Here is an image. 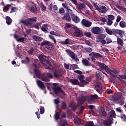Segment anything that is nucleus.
<instances>
[{
    "label": "nucleus",
    "mask_w": 126,
    "mask_h": 126,
    "mask_svg": "<svg viewBox=\"0 0 126 126\" xmlns=\"http://www.w3.org/2000/svg\"><path fill=\"white\" fill-rule=\"evenodd\" d=\"M40 61L41 62V63L45 66H46L48 68H50L52 67L53 66L51 65V62L49 61V60H46L43 57H41L39 59Z\"/></svg>",
    "instance_id": "nucleus-5"
},
{
    "label": "nucleus",
    "mask_w": 126,
    "mask_h": 126,
    "mask_svg": "<svg viewBox=\"0 0 126 126\" xmlns=\"http://www.w3.org/2000/svg\"><path fill=\"white\" fill-rule=\"evenodd\" d=\"M63 70L61 68H59L57 70H55L54 72V76L56 77V78H59L61 76H62V74H63Z\"/></svg>",
    "instance_id": "nucleus-9"
},
{
    "label": "nucleus",
    "mask_w": 126,
    "mask_h": 126,
    "mask_svg": "<svg viewBox=\"0 0 126 126\" xmlns=\"http://www.w3.org/2000/svg\"><path fill=\"white\" fill-rule=\"evenodd\" d=\"M74 122L77 125H80L82 124L81 119L79 118V117H76L74 119Z\"/></svg>",
    "instance_id": "nucleus-30"
},
{
    "label": "nucleus",
    "mask_w": 126,
    "mask_h": 126,
    "mask_svg": "<svg viewBox=\"0 0 126 126\" xmlns=\"http://www.w3.org/2000/svg\"><path fill=\"white\" fill-rule=\"evenodd\" d=\"M11 7L10 4H7V5L3 6V11H8L9 10V8Z\"/></svg>",
    "instance_id": "nucleus-35"
},
{
    "label": "nucleus",
    "mask_w": 126,
    "mask_h": 126,
    "mask_svg": "<svg viewBox=\"0 0 126 126\" xmlns=\"http://www.w3.org/2000/svg\"><path fill=\"white\" fill-rule=\"evenodd\" d=\"M50 33L52 35H55V36H58L59 33L57 32H55L54 31L50 32Z\"/></svg>",
    "instance_id": "nucleus-60"
},
{
    "label": "nucleus",
    "mask_w": 126,
    "mask_h": 126,
    "mask_svg": "<svg viewBox=\"0 0 126 126\" xmlns=\"http://www.w3.org/2000/svg\"><path fill=\"white\" fill-rule=\"evenodd\" d=\"M34 73L37 78H39L41 77V73L40 72L39 70L37 69H34Z\"/></svg>",
    "instance_id": "nucleus-32"
},
{
    "label": "nucleus",
    "mask_w": 126,
    "mask_h": 126,
    "mask_svg": "<svg viewBox=\"0 0 126 126\" xmlns=\"http://www.w3.org/2000/svg\"><path fill=\"white\" fill-rule=\"evenodd\" d=\"M106 10H107V8L106 6H101L100 7H99V9L98 11L101 13H104L106 12Z\"/></svg>",
    "instance_id": "nucleus-28"
},
{
    "label": "nucleus",
    "mask_w": 126,
    "mask_h": 126,
    "mask_svg": "<svg viewBox=\"0 0 126 126\" xmlns=\"http://www.w3.org/2000/svg\"><path fill=\"white\" fill-rule=\"evenodd\" d=\"M120 26L122 28H125L126 27L125 22H124V21H120Z\"/></svg>",
    "instance_id": "nucleus-49"
},
{
    "label": "nucleus",
    "mask_w": 126,
    "mask_h": 126,
    "mask_svg": "<svg viewBox=\"0 0 126 126\" xmlns=\"http://www.w3.org/2000/svg\"><path fill=\"white\" fill-rule=\"evenodd\" d=\"M61 108L63 109H66L67 108V105L66 102L63 101L61 103Z\"/></svg>",
    "instance_id": "nucleus-36"
},
{
    "label": "nucleus",
    "mask_w": 126,
    "mask_h": 126,
    "mask_svg": "<svg viewBox=\"0 0 126 126\" xmlns=\"http://www.w3.org/2000/svg\"><path fill=\"white\" fill-rule=\"evenodd\" d=\"M96 75L97 78H98V79H101V78H102V76H101L102 74L101 72H100V71H96Z\"/></svg>",
    "instance_id": "nucleus-43"
},
{
    "label": "nucleus",
    "mask_w": 126,
    "mask_h": 126,
    "mask_svg": "<svg viewBox=\"0 0 126 126\" xmlns=\"http://www.w3.org/2000/svg\"><path fill=\"white\" fill-rule=\"evenodd\" d=\"M71 19L72 21L76 24H78V23L80 22V19L78 17V16L74 15V14H71Z\"/></svg>",
    "instance_id": "nucleus-17"
},
{
    "label": "nucleus",
    "mask_w": 126,
    "mask_h": 126,
    "mask_svg": "<svg viewBox=\"0 0 126 126\" xmlns=\"http://www.w3.org/2000/svg\"><path fill=\"white\" fill-rule=\"evenodd\" d=\"M62 18L63 20H66L68 22H71V20L70 16L67 13H64V15H63V17H62Z\"/></svg>",
    "instance_id": "nucleus-19"
},
{
    "label": "nucleus",
    "mask_w": 126,
    "mask_h": 126,
    "mask_svg": "<svg viewBox=\"0 0 126 126\" xmlns=\"http://www.w3.org/2000/svg\"><path fill=\"white\" fill-rule=\"evenodd\" d=\"M48 25L47 24H44L41 27V31L43 32H48Z\"/></svg>",
    "instance_id": "nucleus-24"
},
{
    "label": "nucleus",
    "mask_w": 126,
    "mask_h": 126,
    "mask_svg": "<svg viewBox=\"0 0 126 126\" xmlns=\"http://www.w3.org/2000/svg\"><path fill=\"white\" fill-rule=\"evenodd\" d=\"M101 84L100 83V81H96V85H95V89L96 88H100V87L101 86Z\"/></svg>",
    "instance_id": "nucleus-45"
},
{
    "label": "nucleus",
    "mask_w": 126,
    "mask_h": 126,
    "mask_svg": "<svg viewBox=\"0 0 126 126\" xmlns=\"http://www.w3.org/2000/svg\"><path fill=\"white\" fill-rule=\"evenodd\" d=\"M113 119L112 118H110L109 119L105 120L103 122V125L104 126H111L114 123L113 122Z\"/></svg>",
    "instance_id": "nucleus-12"
},
{
    "label": "nucleus",
    "mask_w": 126,
    "mask_h": 126,
    "mask_svg": "<svg viewBox=\"0 0 126 126\" xmlns=\"http://www.w3.org/2000/svg\"><path fill=\"white\" fill-rule=\"evenodd\" d=\"M32 38L34 39L35 41H42L43 39V37H40L37 35H32Z\"/></svg>",
    "instance_id": "nucleus-21"
},
{
    "label": "nucleus",
    "mask_w": 126,
    "mask_h": 126,
    "mask_svg": "<svg viewBox=\"0 0 126 126\" xmlns=\"http://www.w3.org/2000/svg\"><path fill=\"white\" fill-rule=\"evenodd\" d=\"M106 34H100L98 35L97 38L100 40H103V39H105L106 38Z\"/></svg>",
    "instance_id": "nucleus-37"
},
{
    "label": "nucleus",
    "mask_w": 126,
    "mask_h": 126,
    "mask_svg": "<svg viewBox=\"0 0 126 126\" xmlns=\"http://www.w3.org/2000/svg\"><path fill=\"white\" fill-rule=\"evenodd\" d=\"M61 114L60 112H57L55 115V118L56 121H58L60 119Z\"/></svg>",
    "instance_id": "nucleus-41"
},
{
    "label": "nucleus",
    "mask_w": 126,
    "mask_h": 126,
    "mask_svg": "<svg viewBox=\"0 0 126 126\" xmlns=\"http://www.w3.org/2000/svg\"><path fill=\"white\" fill-rule=\"evenodd\" d=\"M113 32H114V35H116V34H118V36H119L120 38H123L124 37L123 34L125 33V32H124V31L118 30V29L116 30V29H114V30H113Z\"/></svg>",
    "instance_id": "nucleus-10"
},
{
    "label": "nucleus",
    "mask_w": 126,
    "mask_h": 126,
    "mask_svg": "<svg viewBox=\"0 0 126 126\" xmlns=\"http://www.w3.org/2000/svg\"><path fill=\"white\" fill-rule=\"evenodd\" d=\"M121 118L123 121H126V116L125 114H122L121 116Z\"/></svg>",
    "instance_id": "nucleus-55"
},
{
    "label": "nucleus",
    "mask_w": 126,
    "mask_h": 126,
    "mask_svg": "<svg viewBox=\"0 0 126 126\" xmlns=\"http://www.w3.org/2000/svg\"><path fill=\"white\" fill-rule=\"evenodd\" d=\"M67 12H68V14L69 15H70L71 16V15L73 14V10H71V9L69 8V7L67 9Z\"/></svg>",
    "instance_id": "nucleus-53"
},
{
    "label": "nucleus",
    "mask_w": 126,
    "mask_h": 126,
    "mask_svg": "<svg viewBox=\"0 0 126 126\" xmlns=\"http://www.w3.org/2000/svg\"><path fill=\"white\" fill-rule=\"evenodd\" d=\"M70 82L72 83V85H76L79 84V81L77 79H70Z\"/></svg>",
    "instance_id": "nucleus-27"
},
{
    "label": "nucleus",
    "mask_w": 126,
    "mask_h": 126,
    "mask_svg": "<svg viewBox=\"0 0 126 126\" xmlns=\"http://www.w3.org/2000/svg\"><path fill=\"white\" fill-rule=\"evenodd\" d=\"M39 109H40V113L41 114V115H43V114L45 113L44 107L40 106Z\"/></svg>",
    "instance_id": "nucleus-44"
},
{
    "label": "nucleus",
    "mask_w": 126,
    "mask_h": 126,
    "mask_svg": "<svg viewBox=\"0 0 126 126\" xmlns=\"http://www.w3.org/2000/svg\"><path fill=\"white\" fill-rule=\"evenodd\" d=\"M89 56L91 57V60L93 61H95L96 59H101L103 57L102 55L96 52H91Z\"/></svg>",
    "instance_id": "nucleus-6"
},
{
    "label": "nucleus",
    "mask_w": 126,
    "mask_h": 126,
    "mask_svg": "<svg viewBox=\"0 0 126 126\" xmlns=\"http://www.w3.org/2000/svg\"><path fill=\"white\" fill-rule=\"evenodd\" d=\"M46 75L47 76L50 78H53V74H52L51 73H47Z\"/></svg>",
    "instance_id": "nucleus-61"
},
{
    "label": "nucleus",
    "mask_w": 126,
    "mask_h": 126,
    "mask_svg": "<svg viewBox=\"0 0 126 126\" xmlns=\"http://www.w3.org/2000/svg\"><path fill=\"white\" fill-rule=\"evenodd\" d=\"M112 40L111 39H110V38H106V43L107 44H109L110 43H112Z\"/></svg>",
    "instance_id": "nucleus-58"
},
{
    "label": "nucleus",
    "mask_w": 126,
    "mask_h": 126,
    "mask_svg": "<svg viewBox=\"0 0 126 126\" xmlns=\"http://www.w3.org/2000/svg\"><path fill=\"white\" fill-rule=\"evenodd\" d=\"M84 34L85 36H86V37H87L88 38H91L92 33L90 32H85Z\"/></svg>",
    "instance_id": "nucleus-42"
},
{
    "label": "nucleus",
    "mask_w": 126,
    "mask_h": 126,
    "mask_svg": "<svg viewBox=\"0 0 126 126\" xmlns=\"http://www.w3.org/2000/svg\"><path fill=\"white\" fill-rule=\"evenodd\" d=\"M122 93L121 92H119L117 93L116 95L114 97V99L115 101H119V100L121 99L122 98Z\"/></svg>",
    "instance_id": "nucleus-22"
},
{
    "label": "nucleus",
    "mask_w": 126,
    "mask_h": 126,
    "mask_svg": "<svg viewBox=\"0 0 126 126\" xmlns=\"http://www.w3.org/2000/svg\"><path fill=\"white\" fill-rule=\"evenodd\" d=\"M108 73H109L110 75L113 78H116V75L118 74V71L115 68H112L111 70L110 68H108Z\"/></svg>",
    "instance_id": "nucleus-14"
},
{
    "label": "nucleus",
    "mask_w": 126,
    "mask_h": 126,
    "mask_svg": "<svg viewBox=\"0 0 126 126\" xmlns=\"http://www.w3.org/2000/svg\"><path fill=\"white\" fill-rule=\"evenodd\" d=\"M18 9L16 8V7H12L11 8V11L10 12V13H12L13 12H15L16 10H17Z\"/></svg>",
    "instance_id": "nucleus-56"
},
{
    "label": "nucleus",
    "mask_w": 126,
    "mask_h": 126,
    "mask_svg": "<svg viewBox=\"0 0 126 126\" xmlns=\"http://www.w3.org/2000/svg\"><path fill=\"white\" fill-rule=\"evenodd\" d=\"M65 12V10H64L63 8H60L59 9V13L62 14V13H63Z\"/></svg>",
    "instance_id": "nucleus-64"
},
{
    "label": "nucleus",
    "mask_w": 126,
    "mask_h": 126,
    "mask_svg": "<svg viewBox=\"0 0 126 126\" xmlns=\"http://www.w3.org/2000/svg\"><path fill=\"white\" fill-rule=\"evenodd\" d=\"M41 80L44 82H49L50 80L49 78L46 77V76H43V77L41 78Z\"/></svg>",
    "instance_id": "nucleus-50"
},
{
    "label": "nucleus",
    "mask_w": 126,
    "mask_h": 126,
    "mask_svg": "<svg viewBox=\"0 0 126 126\" xmlns=\"http://www.w3.org/2000/svg\"><path fill=\"white\" fill-rule=\"evenodd\" d=\"M86 7V5L85 4L81 3L79 4H78L77 8L79 11H81V10L83 9V8H85Z\"/></svg>",
    "instance_id": "nucleus-23"
},
{
    "label": "nucleus",
    "mask_w": 126,
    "mask_h": 126,
    "mask_svg": "<svg viewBox=\"0 0 126 126\" xmlns=\"http://www.w3.org/2000/svg\"><path fill=\"white\" fill-rule=\"evenodd\" d=\"M73 30V34L74 36L76 37H83L84 36L83 32L82 31L79 30V28H78L76 27H74L72 28Z\"/></svg>",
    "instance_id": "nucleus-4"
},
{
    "label": "nucleus",
    "mask_w": 126,
    "mask_h": 126,
    "mask_svg": "<svg viewBox=\"0 0 126 126\" xmlns=\"http://www.w3.org/2000/svg\"><path fill=\"white\" fill-rule=\"evenodd\" d=\"M98 98V95L95 94H91L90 98H89L88 101L89 103H94L95 101V99H97Z\"/></svg>",
    "instance_id": "nucleus-11"
},
{
    "label": "nucleus",
    "mask_w": 126,
    "mask_h": 126,
    "mask_svg": "<svg viewBox=\"0 0 126 126\" xmlns=\"http://www.w3.org/2000/svg\"><path fill=\"white\" fill-rule=\"evenodd\" d=\"M108 18L109 19H110L112 21H113V20H114L115 18V16L113 15H108Z\"/></svg>",
    "instance_id": "nucleus-54"
},
{
    "label": "nucleus",
    "mask_w": 126,
    "mask_h": 126,
    "mask_svg": "<svg viewBox=\"0 0 126 126\" xmlns=\"http://www.w3.org/2000/svg\"><path fill=\"white\" fill-rule=\"evenodd\" d=\"M65 52L67 55L70 56L71 58H72V60L75 61V62L79 61V59L77 58V55H76L74 52H72V50L66 49Z\"/></svg>",
    "instance_id": "nucleus-3"
},
{
    "label": "nucleus",
    "mask_w": 126,
    "mask_h": 126,
    "mask_svg": "<svg viewBox=\"0 0 126 126\" xmlns=\"http://www.w3.org/2000/svg\"><path fill=\"white\" fill-rule=\"evenodd\" d=\"M63 7L65 8L67 10H68L69 6L67 5L68 4L66 3V2H64V3H63L62 4Z\"/></svg>",
    "instance_id": "nucleus-51"
},
{
    "label": "nucleus",
    "mask_w": 126,
    "mask_h": 126,
    "mask_svg": "<svg viewBox=\"0 0 126 126\" xmlns=\"http://www.w3.org/2000/svg\"><path fill=\"white\" fill-rule=\"evenodd\" d=\"M14 38L18 42H21L22 43H23L25 41V38L23 37H19L18 35L16 34H14Z\"/></svg>",
    "instance_id": "nucleus-20"
},
{
    "label": "nucleus",
    "mask_w": 126,
    "mask_h": 126,
    "mask_svg": "<svg viewBox=\"0 0 126 126\" xmlns=\"http://www.w3.org/2000/svg\"><path fill=\"white\" fill-rule=\"evenodd\" d=\"M49 38L52 40L55 44H57V40L55 39V37L53 35L49 34L48 35Z\"/></svg>",
    "instance_id": "nucleus-40"
},
{
    "label": "nucleus",
    "mask_w": 126,
    "mask_h": 126,
    "mask_svg": "<svg viewBox=\"0 0 126 126\" xmlns=\"http://www.w3.org/2000/svg\"><path fill=\"white\" fill-rule=\"evenodd\" d=\"M31 11L32 13H37L38 10L35 5H32L31 6Z\"/></svg>",
    "instance_id": "nucleus-25"
},
{
    "label": "nucleus",
    "mask_w": 126,
    "mask_h": 126,
    "mask_svg": "<svg viewBox=\"0 0 126 126\" xmlns=\"http://www.w3.org/2000/svg\"><path fill=\"white\" fill-rule=\"evenodd\" d=\"M91 32L94 34H99L102 32V29L98 27H94L91 29Z\"/></svg>",
    "instance_id": "nucleus-13"
},
{
    "label": "nucleus",
    "mask_w": 126,
    "mask_h": 126,
    "mask_svg": "<svg viewBox=\"0 0 126 126\" xmlns=\"http://www.w3.org/2000/svg\"><path fill=\"white\" fill-rule=\"evenodd\" d=\"M98 66L102 70H105L107 73H108L109 67L106 65V64L104 63H101V62L98 63Z\"/></svg>",
    "instance_id": "nucleus-15"
},
{
    "label": "nucleus",
    "mask_w": 126,
    "mask_h": 126,
    "mask_svg": "<svg viewBox=\"0 0 126 126\" xmlns=\"http://www.w3.org/2000/svg\"><path fill=\"white\" fill-rule=\"evenodd\" d=\"M33 52H34L33 47H32L30 49L28 50V53L30 55H32V54H33Z\"/></svg>",
    "instance_id": "nucleus-52"
},
{
    "label": "nucleus",
    "mask_w": 126,
    "mask_h": 126,
    "mask_svg": "<svg viewBox=\"0 0 126 126\" xmlns=\"http://www.w3.org/2000/svg\"><path fill=\"white\" fill-rule=\"evenodd\" d=\"M82 62L84 65H86V66L91 65V63H90L89 61H88L87 59H83Z\"/></svg>",
    "instance_id": "nucleus-33"
},
{
    "label": "nucleus",
    "mask_w": 126,
    "mask_h": 126,
    "mask_svg": "<svg viewBox=\"0 0 126 126\" xmlns=\"http://www.w3.org/2000/svg\"><path fill=\"white\" fill-rule=\"evenodd\" d=\"M78 78L80 80V81L81 82L80 86L82 87H84L85 85L89 84V81H85L84 80V76L81 75L78 76Z\"/></svg>",
    "instance_id": "nucleus-7"
},
{
    "label": "nucleus",
    "mask_w": 126,
    "mask_h": 126,
    "mask_svg": "<svg viewBox=\"0 0 126 126\" xmlns=\"http://www.w3.org/2000/svg\"><path fill=\"white\" fill-rule=\"evenodd\" d=\"M85 50L87 52V53H91V52L93 51V49L91 47H86L85 48Z\"/></svg>",
    "instance_id": "nucleus-47"
},
{
    "label": "nucleus",
    "mask_w": 126,
    "mask_h": 126,
    "mask_svg": "<svg viewBox=\"0 0 126 126\" xmlns=\"http://www.w3.org/2000/svg\"><path fill=\"white\" fill-rule=\"evenodd\" d=\"M37 84L38 85V87H39L40 89L42 90H46V87L44 84L42 82V81L40 80L37 81Z\"/></svg>",
    "instance_id": "nucleus-18"
},
{
    "label": "nucleus",
    "mask_w": 126,
    "mask_h": 126,
    "mask_svg": "<svg viewBox=\"0 0 126 126\" xmlns=\"http://www.w3.org/2000/svg\"><path fill=\"white\" fill-rule=\"evenodd\" d=\"M61 43L62 44H70L69 39H66L64 41H62Z\"/></svg>",
    "instance_id": "nucleus-46"
},
{
    "label": "nucleus",
    "mask_w": 126,
    "mask_h": 126,
    "mask_svg": "<svg viewBox=\"0 0 126 126\" xmlns=\"http://www.w3.org/2000/svg\"><path fill=\"white\" fill-rule=\"evenodd\" d=\"M107 25H108V26H111L113 24V21L110 20L109 18H108V21H107Z\"/></svg>",
    "instance_id": "nucleus-48"
},
{
    "label": "nucleus",
    "mask_w": 126,
    "mask_h": 126,
    "mask_svg": "<svg viewBox=\"0 0 126 126\" xmlns=\"http://www.w3.org/2000/svg\"><path fill=\"white\" fill-rule=\"evenodd\" d=\"M82 24L85 27H90L92 25V23L91 21H89L85 19H83L82 20Z\"/></svg>",
    "instance_id": "nucleus-16"
},
{
    "label": "nucleus",
    "mask_w": 126,
    "mask_h": 126,
    "mask_svg": "<svg viewBox=\"0 0 126 126\" xmlns=\"http://www.w3.org/2000/svg\"><path fill=\"white\" fill-rule=\"evenodd\" d=\"M43 46H45V48L50 51L54 50V49L53 43L50 41H48V40H45L41 42L40 46L42 47Z\"/></svg>",
    "instance_id": "nucleus-2"
},
{
    "label": "nucleus",
    "mask_w": 126,
    "mask_h": 126,
    "mask_svg": "<svg viewBox=\"0 0 126 126\" xmlns=\"http://www.w3.org/2000/svg\"><path fill=\"white\" fill-rule=\"evenodd\" d=\"M87 100V98L85 95H83L81 97L79 98V102L81 104H83L85 103V101Z\"/></svg>",
    "instance_id": "nucleus-26"
},
{
    "label": "nucleus",
    "mask_w": 126,
    "mask_h": 126,
    "mask_svg": "<svg viewBox=\"0 0 126 126\" xmlns=\"http://www.w3.org/2000/svg\"><path fill=\"white\" fill-rule=\"evenodd\" d=\"M37 22V18L36 17H32L30 18L27 19V20L23 21V24L26 25L28 28H31V29H33V28H35L37 30L39 29V26L42 24L41 22L33 23L34 22Z\"/></svg>",
    "instance_id": "nucleus-1"
},
{
    "label": "nucleus",
    "mask_w": 126,
    "mask_h": 126,
    "mask_svg": "<svg viewBox=\"0 0 126 126\" xmlns=\"http://www.w3.org/2000/svg\"><path fill=\"white\" fill-rule=\"evenodd\" d=\"M116 111L120 113H123V110L120 107H118V108H117Z\"/></svg>",
    "instance_id": "nucleus-62"
},
{
    "label": "nucleus",
    "mask_w": 126,
    "mask_h": 126,
    "mask_svg": "<svg viewBox=\"0 0 126 126\" xmlns=\"http://www.w3.org/2000/svg\"><path fill=\"white\" fill-rule=\"evenodd\" d=\"M114 30H115V29H112V31H111L109 28H105V32L109 35H113L114 34Z\"/></svg>",
    "instance_id": "nucleus-31"
},
{
    "label": "nucleus",
    "mask_w": 126,
    "mask_h": 126,
    "mask_svg": "<svg viewBox=\"0 0 126 126\" xmlns=\"http://www.w3.org/2000/svg\"><path fill=\"white\" fill-rule=\"evenodd\" d=\"M119 76L120 77H118V78L120 81H123V79H126V74L124 75H119Z\"/></svg>",
    "instance_id": "nucleus-38"
},
{
    "label": "nucleus",
    "mask_w": 126,
    "mask_h": 126,
    "mask_svg": "<svg viewBox=\"0 0 126 126\" xmlns=\"http://www.w3.org/2000/svg\"><path fill=\"white\" fill-rule=\"evenodd\" d=\"M117 44H119V45L123 46V44H124L123 40H122L121 38H120L119 36H117Z\"/></svg>",
    "instance_id": "nucleus-34"
},
{
    "label": "nucleus",
    "mask_w": 126,
    "mask_h": 126,
    "mask_svg": "<svg viewBox=\"0 0 126 126\" xmlns=\"http://www.w3.org/2000/svg\"><path fill=\"white\" fill-rule=\"evenodd\" d=\"M71 66L73 70L77 69L79 68L78 66L76 64H73Z\"/></svg>",
    "instance_id": "nucleus-59"
},
{
    "label": "nucleus",
    "mask_w": 126,
    "mask_h": 126,
    "mask_svg": "<svg viewBox=\"0 0 126 126\" xmlns=\"http://www.w3.org/2000/svg\"><path fill=\"white\" fill-rule=\"evenodd\" d=\"M110 117L111 118H115V117H116V112L115 110H111Z\"/></svg>",
    "instance_id": "nucleus-39"
},
{
    "label": "nucleus",
    "mask_w": 126,
    "mask_h": 126,
    "mask_svg": "<svg viewBox=\"0 0 126 126\" xmlns=\"http://www.w3.org/2000/svg\"><path fill=\"white\" fill-rule=\"evenodd\" d=\"M53 90L55 94H59L60 93H61L63 95L65 94V93L63 90H62V88L60 87H57L56 88H53Z\"/></svg>",
    "instance_id": "nucleus-8"
},
{
    "label": "nucleus",
    "mask_w": 126,
    "mask_h": 126,
    "mask_svg": "<svg viewBox=\"0 0 126 126\" xmlns=\"http://www.w3.org/2000/svg\"><path fill=\"white\" fill-rule=\"evenodd\" d=\"M5 20H6V24L8 25H10L12 22V19L10 17V16H6Z\"/></svg>",
    "instance_id": "nucleus-29"
},
{
    "label": "nucleus",
    "mask_w": 126,
    "mask_h": 126,
    "mask_svg": "<svg viewBox=\"0 0 126 126\" xmlns=\"http://www.w3.org/2000/svg\"><path fill=\"white\" fill-rule=\"evenodd\" d=\"M53 10L55 11V12H58V11L59 10V8L58 7V6H57L56 5H53Z\"/></svg>",
    "instance_id": "nucleus-57"
},
{
    "label": "nucleus",
    "mask_w": 126,
    "mask_h": 126,
    "mask_svg": "<svg viewBox=\"0 0 126 126\" xmlns=\"http://www.w3.org/2000/svg\"><path fill=\"white\" fill-rule=\"evenodd\" d=\"M53 4L51 3L50 5L48 6V9L49 10L52 11L53 10Z\"/></svg>",
    "instance_id": "nucleus-63"
}]
</instances>
